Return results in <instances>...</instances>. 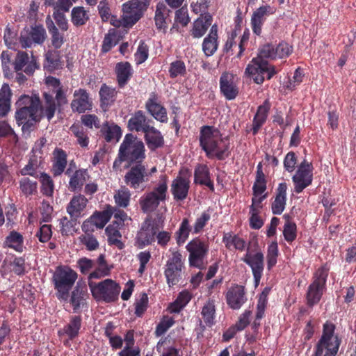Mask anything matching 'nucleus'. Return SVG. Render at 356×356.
<instances>
[{"instance_id":"obj_44","label":"nucleus","mask_w":356,"mask_h":356,"mask_svg":"<svg viewBox=\"0 0 356 356\" xmlns=\"http://www.w3.org/2000/svg\"><path fill=\"white\" fill-rule=\"evenodd\" d=\"M193 232V227L188 218H184L178 229L175 233V237L178 245H183L188 238L190 233Z\"/></svg>"},{"instance_id":"obj_28","label":"nucleus","mask_w":356,"mask_h":356,"mask_svg":"<svg viewBox=\"0 0 356 356\" xmlns=\"http://www.w3.org/2000/svg\"><path fill=\"white\" fill-rule=\"evenodd\" d=\"M218 28L217 24H213L209 34L202 42V51L206 56H211L215 54L218 47Z\"/></svg>"},{"instance_id":"obj_35","label":"nucleus","mask_w":356,"mask_h":356,"mask_svg":"<svg viewBox=\"0 0 356 356\" xmlns=\"http://www.w3.org/2000/svg\"><path fill=\"white\" fill-rule=\"evenodd\" d=\"M43 159L41 156L39 157L37 155H32L30 156L27 164L21 168L18 172L23 177L31 176L38 179L40 176L39 169L42 168Z\"/></svg>"},{"instance_id":"obj_55","label":"nucleus","mask_w":356,"mask_h":356,"mask_svg":"<svg viewBox=\"0 0 356 356\" xmlns=\"http://www.w3.org/2000/svg\"><path fill=\"white\" fill-rule=\"evenodd\" d=\"M270 291V288L265 287L259 294L257 304V320H261L264 316L265 310L268 305V296L269 295Z\"/></svg>"},{"instance_id":"obj_13","label":"nucleus","mask_w":356,"mask_h":356,"mask_svg":"<svg viewBox=\"0 0 356 356\" xmlns=\"http://www.w3.org/2000/svg\"><path fill=\"white\" fill-rule=\"evenodd\" d=\"M42 117L40 108H19L15 113V118L18 125H22L23 132H31L33 130L36 123L39 122Z\"/></svg>"},{"instance_id":"obj_30","label":"nucleus","mask_w":356,"mask_h":356,"mask_svg":"<svg viewBox=\"0 0 356 356\" xmlns=\"http://www.w3.org/2000/svg\"><path fill=\"white\" fill-rule=\"evenodd\" d=\"M67 155L65 150L56 148L53 152L52 166L51 172L54 177H58L64 172L67 164Z\"/></svg>"},{"instance_id":"obj_34","label":"nucleus","mask_w":356,"mask_h":356,"mask_svg":"<svg viewBox=\"0 0 356 356\" xmlns=\"http://www.w3.org/2000/svg\"><path fill=\"white\" fill-rule=\"evenodd\" d=\"M194 182L197 184L207 186L212 192L214 191V184L211 179V173L206 164H197L194 170Z\"/></svg>"},{"instance_id":"obj_47","label":"nucleus","mask_w":356,"mask_h":356,"mask_svg":"<svg viewBox=\"0 0 356 356\" xmlns=\"http://www.w3.org/2000/svg\"><path fill=\"white\" fill-rule=\"evenodd\" d=\"M19 189L26 197L34 195L38 193V182L29 177H23L19 180Z\"/></svg>"},{"instance_id":"obj_42","label":"nucleus","mask_w":356,"mask_h":356,"mask_svg":"<svg viewBox=\"0 0 356 356\" xmlns=\"http://www.w3.org/2000/svg\"><path fill=\"white\" fill-rule=\"evenodd\" d=\"M61 66L60 51L57 49L47 51L45 54L44 68L49 72H53L60 68Z\"/></svg>"},{"instance_id":"obj_15","label":"nucleus","mask_w":356,"mask_h":356,"mask_svg":"<svg viewBox=\"0 0 356 356\" xmlns=\"http://www.w3.org/2000/svg\"><path fill=\"white\" fill-rule=\"evenodd\" d=\"M275 9L270 5L266 4L257 8L252 13L250 24L252 32L257 36H261L262 26L266 20L267 17L273 15Z\"/></svg>"},{"instance_id":"obj_21","label":"nucleus","mask_w":356,"mask_h":356,"mask_svg":"<svg viewBox=\"0 0 356 356\" xmlns=\"http://www.w3.org/2000/svg\"><path fill=\"white\" fill-rule=\"evenodd\" d=\"M213 22V17L210 13L200 15L193 22L187 38L192 37L194 39H200L207 33Z\"/></svg>"},{"instance_id":"obj_46","label":"nucleus","mask_w":356,"mask_h":356,"mask_svg":"<svg viewBox=\"0 0 356 356\" xmlns=\"http://www.w3.org/2000/svg\"><path fill=\"white\" fill-rule=\"evenodd\" d=\"M86 296V289L77 284L72 290L70 298V303L73 307L74 312H76L84 304Z\"/></svg>"},{"instance_id":"obj_31","label":"nucleus","mask_w":356,"mask_h":356,"mask_svg":"<svg viewBox=\"0 0 356 356\" xmlns=\"http://www.w3.org/2000/svg\"><path fill=\"white\" fill-rule=\"evenodd\" d=\"M292 181L295 193H300L312 184L313 172L297 169L296 174L292 177Z\"/></svg>"},{"instance_id":"obj_17","label":"nucleus","mask_w":356,"mask_h":356,"mask_svg":"<svg viewBox=\"0 0 356 356\" xmlns=\"http://www.w3.org/2000/svg\"><path fill=\"white\" fill-rule=\"evenodd\" d=\"M145 109L156 120L167 123L168 120L166 108L158 102V95L152 92L145 104Z\"/></svg>"},{"instance_id":"obj_11","label":"nucleus","mask_w":356,"mask_h":356,"mask_svg":"<svg viewBox=\"0 0 356 356\" xmlns=\"http://www.w3.org/2000/svg\"><path fill=\"white\" fill-rule=\"evenodd\" d=\"M186 249L189 253V266L200 270L205 268L207 262L204 260L209 250L208 243L199 238H195L188 243Z\"/></svg>"},{"instance_id":"obj_29","label":"nucleus","mask_w":356,"mask_h":356,"mask_svg":"<svg viewBox=\"0 0 356 356\" xmlns=\"http://www.w3.org/2000/svg\"><path fill=\"white\" fill-rule=\"evenodd\" d=\"M287 184L286 182L280 183L275 191V197L271 204L272 213L280 215L284 210L286 203Z\"/></svg>"},{"instance_id":"obj_27","label":"nucleus","mask_w":356,"mask_h":356,"mask_svg":"<svg viewBox=\"0 0 356 356\" xmlns=\"http://www.w3.org/2000/svg\"><path fill=\"white\" fill-rule=\"evenodd\" d=\"M143 134L145 142L150 151H155L164 146L165 140L163 134L154 126L152 125Z\"/></svg>"},{"instance_id":"obj_20","label":"nucleus","mask_w":356,"mask_h":356,"mask_svg":"<svg viewBox=\"0 0 356 356\" xmlns=\"http://www.w3.org/2000/svg\"><path fill=\"white\" fill-rule=\"evenodd\" d=\"M220 90L227 100L234 99L238 94V88L234 81V75L232 73L223 72L219 81Z\"/></svg>"},{"instance_id":"obj_39","label":"nucleus","mask_w":356,"mask_h":356,"mask_svg":"<svg viewBox=\"0 0 356 356\" xmlns=\"http://www.w3.org/2000/svg\"><path fill=\"white\" fill-rule=\"evenodd\" d=\"M222 241L228 250L233 247L235 250L243 251L246 246L245 241L232 232L224 233Z\"/></svg>"},{"instance_id":"obj_5","label":"nucleus","mask_w":356,"mask_h":356,"mask_svg":"<svg viewBox=\"0 0 356 356\" xmlns=\"http://www.w3.org/2000/svg\"><path fill=\"white\" fill-rule=\"evenodd\" d=\"M329 271V266L327 264H325L314 273L312 282L308 286L305 294L306 304L309 307L312 308L321 300L326 289Z\"/></svg>"},{"instance_id":"obj_2","label":"nucleus","mask_w":356,"mask_h":356,"mask_svg":"<svg viewBox=\"0 0 356 356\" xmlns=\"http://www.w3.org/2000/svg\"><path fill=\"white\" fill-rule=\"evenodd\" d=\"M45 84L48 87V90L42 93V113L48 121H51L56 110L60 112L63 107L67 104V90L63 88L58 79L51 76L46 77Z\"/></svg>"},{"instance_id":"obj_24","label":"nucleus","mask_w":356,"mask_h":356,"mask_svg":"<svg viewBox=\"0 0 356 356\" xmlns=\"http://www.w3.org/2000/svg\"><path fill=\"white\" fill-rule=\"evenodd\" d=\"M270 107L271 104L268 99H266L262 104L258 106L252 120V127L251 129L254 136L258 134L261 127L266 123Z\"/></svg>"},{"instance_id":"obj_58","label":"nucleus","mask_w":356,"mask_h":356,"mask_svg":"<svg viewBox=\"0 0 356 356\" xmlns=\"http://www.w3.org/2000/svg\"><path fill=\"white\" fill-rule=\"evenodd\" d=\"M279 250L277 243L276 241H272L268 246L266 255L267 266L268 270H270L276 265Z\"/></svg>"},{"instance_id":"obj_51","label":"nucleus","mask_w":356,"mask_h":356,"mask_svg":"<svg viewBox=\"0 0 356 356\" xmlns=\"http://www.w3.org/2000/svg\"><path fill=\"white\" fill-rule=\"evenodd\" d=\"M71 16V21L75 26H83L89 20L88 11L82 6L74 7Z\"/></svg>"},{"instance_id":"obj_63","label":"nucleus","mask_w":356,"mask_h":356,"mask_svg":"<svg viewBox=\"0 0 356 356\" xmlns=\"http://www.w3.org/2000/svg\"><path fill=\"white\" fill-rule=\"evenodd\" d=\"M191 10L195 14L204 15L209 13V0H189Z\"/></svg>"},{"instance_id":"obj_45","label":"nucleus","mask_w":356,"mask_h":356,"mask_svg":"<svg viewBox=\"0 0 356 356\" xmlns=\"http://www.w3.org/2000/svg\"><path fill=\"white\" fill-rule=\"evenodd\" d=\"M159 201L154 193H146L139 200L141 210L143 213H149L153 212L159 207Z\"/></svg>"},{"instance_id":"obj_43","label":"nucleus","mask_w":356,"mask_h":356,"mask_svg":"<svg viewBox=\"0 0 356 356\" xmlns=\"http://www.w3.org/2000/svg\"><path fill=\"white\" fill-rule=\"evenodd\" d=\"M120 228L118 226L111 224L105 229V233L108 237V243L110 245H115L118 249L122 250L124 248V245L120 240L122 234L120 232Z\"/></svg>"},{"instance_id":"obj_64","label":"nucleus","mask_w":356,"mask_h":356,"mask_svg":"<svg viewBox=\"0 0 356 356\" xmlns=\"http://www.w3.org/2000/svg\"><path fill=\"white\" fill-rule=\"evenodd\" d=\"M79 239L88 251L96 250L99 247V243L93 234H82L79 237Z\"/></svg>"},{"instance_id":"obj_14","label":"nucleus","mask_w":356,"mask_h":356,"mask_svg":"<svg viewBox=\"0 0 356 356\" xmlns=\"http://www.w3.org/2000/svg\"><path fill=\"white\" fill-rule=\"evenodd\" d=\"M241 261L248 265L252 270L255 285L257 286L263 275L264 270V255L261 251L254 254L250 252L249 247L247 248V252L241 258Z\"/></svg>"},{"instance_id":"obj_59","label":"nucleus","mask_w":356,"mask_h":356,"mask_svg":"<svg viewBox=\"0 0 356 356\" xmlns=\"http://www.w3.org/2000/svg\"><path fill=\"white\" fill-rule=\"evenodd\" d=\"M118 40L117 39L115 31L114 29L109 30L108 33L104 36L102 45V52H108L113 47L118 44Z\"/></svg>"},{"instance_id":"obj_16","label":"nucleus","mask_w":356,"mask_h":356,"mask_svg":"<svg viewBox=\"0 0 356 356\" xmlns=\"http://www.w3.org/2000/svg\"><path fill=\"white\" fill-rule=\"evenodd\" d=\"M122 24L124 27H131L143 15L145 10L139 7L134 0L129 1L122 5Z\"/></svg>"},{"instance_id":"obj_50","label":"nucleus","mask_w":356,"mask_h":356,"mask_svg":"<svg viewBox=\"0 0 356 356\" xmlns=\"http://www.w3.org/2000/svg\"><path fill=\"white\" fill-rule=\"evenodd\" d=\"M38 179H39L41 184L40 191L42 195L47 197H52L54 191V183L51 176L42 172H40V176Z\"/></svg>"},{"instance_id":"obj_26","label":"nucleus","mask_w":356,"mask_h":356,"mask_svg":"<svg viewBox=\"0 0 356 356\" xmlns=\"http://www.w3.org/2000/svg\"><path fill=\"white\" fill-rule=\"evenodd\" d=\"M189 188V179L181 176H177L171 184V193L174 200L176 201L184 200L188 196Z\"/></svg>"},{"instance_id":"obj_41","label":"nucleus","mask_w":356,"mask_h":356,"mask_svg":"<svg viewBox=\"0 0 356 356\" xmlns=\"http://www.w3.org/2000/svg\"><path fill=\"white\" fill-rule=\"evenodd\" d=\"M12 91L8 84L4 83L0 89V117L6 116L10 109Z\"/></svg>"},{"instance_id":"obj_4","label":"nucleus","mask_w":356,"mask_h":356,"mask_svg":"<svg viewBox=\"0 0 356 356\" xmlns=\"http://www.w3.org/2000/svg\"><path fill=\"white\" fill-rule=\"evenodd\" d=\"M78 274L75 270L66 265L57 266L53 273L52 282L56 296L58 300L67 301L70 297V291L72 290Z\"/></svg>"},{"instance_id":"obj_52","label":"nucleus","mask_w":356,"mask_h":356,"mask_svg":"<svg viewBox=\"0 0 356 356\" xmlns=\"http://www.w3.org/2000/svg\"><path fill=\"white\" fill-rule=\"evenodd\" d=\"M17 108H40L42 111L43 104H41V101L38 96L31 97L29 95H22L18 101L16 102Z\"/></svg>"},{"instance_id":"obj_10","label":"nucleus","mask_w":356,"mask_h":356,"mask_svg":"<svg viewBox=\"0 0 356 356\" xmlns=\"http://www.w3.org/2000/svg\"><path fill=\"white\" fill-rule=\"evenodd\" d=\"M124 168L128 169L124 177L126 185L134 190L143 189L144 184L149 181L150 177V173L145 161L125 165Z\"/></svg>"},{"instance_id":"obj_9","label":"nucleus","mask_w":356,"mask_h":356,"mask_svg":"<svg viewBox=\"0 0 356 356\" xmlns=\"http://www.w3.org/2000/svg\"><path fill=\"white\" fill-rule=\"evenodd\" d=\"M92 296L97 301L113 302L118 299L120 285L111 279H106L99 283L88 282Z\"/></svg>"},{"instance_id":"obj_40","label":"nucleus","mask_w":356,"mask_h":356,"mask_svg":"<svg viewBox=\"0 0 356 356\" xmlns=\"http://www.w3.org/2000/svg\"><path fill=\"white\" fill-rule=\"evenodd\" d=\"M4 245L21 253L24 249V237L20 233L13 230L6 237Z\"/></svg>"},{"instance_id":"obj_1","label":"nucleus","mask_w":356,"mask_h":356,"mask_svg":"<svg viewBox=\"0 0 356 356\" xmlns=\"http://www.w3.org/2000/svg\"><path fill=\"white\" fill-rule=\"evenodd\" d=\"M220 130L211 125L200 127L199 143L209 159L223 161L230 155L229 143H225Z\"/></svg>"},{"instance_id":"obj_7","label":"nucleus","mask_w":356,"mask_h":356,"mask_svg":"<svg viewBox=\"0 0 356 356\" xmlns=\"http://www.w3.org/2000/svg\"><path fill=\"white\" fill-rule=\"evenodd\" d=\"M277 72L276 67L268 60L254 57L247 65L244 74L255 83L261 85L266 79L270 80Z\"/></svg>"},{"instance_id":"obj_61","label":"nucleus","mask_w":356,"mask_h":356,"mask_svg":"<svg viewBox=\"0 0 356 356\" xmlns=\"http://www.w3.org/2000/svg\"><path fill=\"white\" fill-rule=\"evenodd\" d=\"M175 324V320L172 317L168 316H163L156 327L154 334L156 337L163 335L170 327Z\"/></svg>"},{"instance_id":"obj_56","label":"nucleus","mask_w":356,"mask_h":356,"mask_svg":"<svg viewBox=\"0 0 356 356\" xmlns=\"http://www.w3.org/2000/svg\"><path fill=\"white\" fill-rule=\"evenodd\" d=\"M168 177L164 175L160 177L159 183L154 189L149 192L154 193L156 197L161 202H164L166 200L168 193Z\"/></svg>"},{"instance_id":"obj_25","label":"nucleus","mask_w":356,"mask_h":356,"mask_svg":"<svg viewBox=\"0 0 356 356\" xmlns=\"http://www.w3.org/2000/svg\"><path fill=\"white\" fill-rule=\"evenodd\" d=\"M88 199L81 194L74 195L67 206V212L72 220H76L82 216L87 204Z\"/></svg>"},{"instance_id":"obj_33","label":"nucleus","mask_w":356,"mask_h":356,"mask_svg":"<svg viewBox=\"0 0 356 356\" xmlns=\"http://www.w3.org/2000/svg\"><path fill=\"white\" fill-rule=\"evenodd\" d=\"M172 13V10L163 2H159L156 4L154 21L157 29L166 30L168 22H171L170 14Z\"/></svg>"},{"instance_id":"obj_54","label":"nucleus","mask_w":356,"mask_h":356,"mask_svg":"<svg viewBox=\"0 0 356 356\" xmlns=\"http://www.w3.org/2000/svg\"><path fill=\"white\" fill-rule=\"evenodd\" d=\"M270 291V288L265 287L259 294L257 304V320H261L264 316L265 310L268 305V296L269 295Z\"/></svg>"},{"instance_id":"obj_53","label":"nucleus","mask_w":356,"mask_h":356,"mask_svg":"<svg viewBox=\"0 0 356 356\" xmlns=\"http://www.w3.org/2000/svg\"><path fill=\"white\" fill-rule=\"evenodd\" d=\"M47 26L51 38V44L56 49H60L65 42L64 34L59 32L52 21L47 22Z\"/></svg>"},{"instance_id":"obj_8","label":"nucleus","mask_w":356,"mask_h":356,"mask_svg":"<svg viewBox=\"0 0 356 356\" xmlns=\"http://www.w3.org/2000/svg\"><path fill=\"white\" fill-rule=\"evenodd\" d=\"M163 227V220L161 217L158 219L148 216L142 222L140 229L136 236V245L143 249L153 244L156 241V235L160 229Z\"/></svg>"},{"instance_id":"obj_3","label":"nucleus","mask_w":356,"mask_h":356,"mask_svg":"<svg viewBox=\"0 0 356 356\" xmlns=\"http://www.w3.org/2000/svg\"><path fill=\"white\" fill-rule=\"evenodd\" d=\"M145 151L144 143L137 136L132 133L127 134L120 145L113 168L118 170L122 162H125V165L144 162L146 158Z\"/></svg>"},{"instance_id":"obj_37","label":"nucleus","mask_w":356,"mask_h":356,"mask_svg":"<svg viewBox=\"0 0 356 356\" xmlns=\"http://www.w3.org/2000/svg\"><path fill=\"white\" fill-rule=\"evenodd\" d=\"M117 91L115 88L103 83L99 91L100 106L106 111L115 102Z\"/></svg>"},{"instance_id":"obj_23","label":"nucleus","mask_w":356,"mask_h":356,"mask_svg":"<svg viewBox=\"0 0 356 356\" xmlns=\"http://www.w3.org/2000/svg\"><path fill=\"white\" fill-rule=\"evenodd\" d=\"M70 167L65 171V175L70 177L69 189L72 192L79 191L82 188L86 180L90 177L88 170L79 168L76 170L72 174Z\"/></svg>"},{"instance_id":"obj_60","label":"nucleus","mask_w":356,"mask_h":356,"mask_svg":"<svg viewBox=\"0 0 356 356\" xmlns=\"http://www.w3.org/2000/svg\"><path fill=\"white\" fill-rule=\"evenodd\" d=\"M211 219V215L208 211H203L201 215L197 217L193 226V234H197L202 232L204 227L207 225Z\"/></svg>"},{"instance_id":"obj_22","label":"nucleus","mask_w":356,"mask_h":356,"mask_svg":"<svg viewBox=\"0 0 356 356\" xmlns=\"http://www.w3.org/2000/svg\"><path fill=\"white\" fill-rule=\"evenodd\" d=\"M71 108L73 112L83 113L92 109V102L86 90L79 88L74 90V99L71 102Z\"/></svg>"},{"instance_id":"obj_19","label":"nucleus","mask_w":356,"mask_h":356,"mask_svg":"<svg viewBox=\"0 0 356 356\" xmlns=\"http://www.w3.org/2000/svg\"><path fill=\"white\" fill-rule=\"evenodd\" d=\"M151 123H153L152 120L148 118L143 111L138 110L130 115L127 129L130 131L144 133L152 126Z\"/></svg>"},{"instance_id":"obj_49","label":"nucleus","mask_w":356,"mask_h":356,"mask_svg":"<svg viewBox=\"0 0 356 356\" xmlns=\"http://www.w3.org/2000/svg\"><path fill=\"white\" fill-rule=\"evenodd\" d=\"M101 131L106 141L108 143L115 139L118 141L122 136L120 127L115 124L109 125L106 122L102 128Z\"/></svg>"},{"instance_id":"obj_57","label":"nucleus","mask_w":356,"mask_h":356,"mask_svg":"<svg viewBox=\"0 0 356 356\" xmlns=\"http://www.w3.org/2000/svg\"><path fill=\"white\" fill-rule=\"evenodd\" d=\"M215 305L212 300L207 301L202 307L201 314L207 325L211 326L214 323Z\"/></svg>"},{"instance_id":"obj_12","label":"nucleus","mask_w":356,"mask_h":356,"mask_svg":"<svg viewBox=\"0 0 356 356\" xmlns=\"http://www.w3.org/2000/svg\"><path fill=\"white\" fill-rule=\"evenodd\" d=\"M184 268L181 254L179 251L173 252L168 259L164 270V275L170 287L177 285L182 280Z\"/></svg>"},{"instance_id":"obj_18","label":"nucleus","mask_w":356,"mask_h":356,"mask_svg":"<svg viewBox=\"0 0 356 356\" xmlns=\"http://www.w3.org/2000/svg\"><path fill=\"white\" fill-rule=\"evenodd\" d=\"M227 305L232 309H239L247 301L245 287L239 284H233L225 295Z\"/></svg>"},{"instance_id":"obj_62","label":"nucleus","mask_w":356,"mask_h":356,"mask_svg":"<svg viewBox=\"0 0 356 356\" xmlns=\"http://www.w3.org/2000/svg\"><path fill=\"white\" fill-rule=\"evenodd\" d=\"M168 72L170 76L172 79H175L178 76L185 75L186 73V68L184 62L181 60H177L172 62Z\"/></svg>"},{"instance_id":"obj_6","label":"nucleus","mask_w":356,"mask_h":356,"mask_svg":"<svg viewBox=\"0 0 356 356\" xmlns=\"http://www.w3.org/2000/svg\"><path fill=\"white\" fill-rule=\"evenodd\" d=\"M335 325L327 321L323 324V334L318 340L314 356H335L339 350L341 341L334 335Z\"/></svg>"},{"instance_id":"obj_48","label":"nucleus","mask_w":356,"mask_h":356,"mask_svg":"<svg viewBox=\"0 0 356 356\" xmlns=\"http://www.w3.org/2000/svg\"><path fill=\"white\" fill-rule=\"evenodd\" d=\"M112 216L113 210L111 207H109L103 211L94 212L90 218L96 228L102 229L110 220Z\"/></svg>"},{"instance_id":"obj_36","label":"nucleus","mask_w":356,"mask_h":356,"mask_svg":"<svg viewBox=\"0 0 356 356\" xmlns=\"http://www.w3.org/2000/svg\"><path fill=\"white\" fill-rule=\"evenodd\" d=\"M115 72L118 87L123 88L131 79L133 70L129 62H119L115 65Z\"/></svg>"},{"instance_id":"obj_38","label":"nucleus","mask_w":356,"mask_h":356,"mask_svg":"<svg viewBox=\"0 0 356 356\" xmlns=\"http://www.w3.org/2000/svg\"><path fill=\"white\" fill-rule=\"evenodd\" d=\"M191 298V293L187 290H184L179 293L175 300L169 305L168 310L171 314H178L187 305Z\"/></svg>"},{"instance_id":"obj_32","label":"nucleus","mask_w":356,"mask_h":356,"mask_svg":"<svg viewBox=\"0 0 356 356\" xmlns=\"http://www.w3.org/2000/svg\"><path fill=\"white\" fill-rule=\"evenodd\" d=\"M81 325V316H72L70 317L69 323L58 331V335L59 337L66 335L69 340H73L79 336Z\"/></svg>"}]
</instances>
